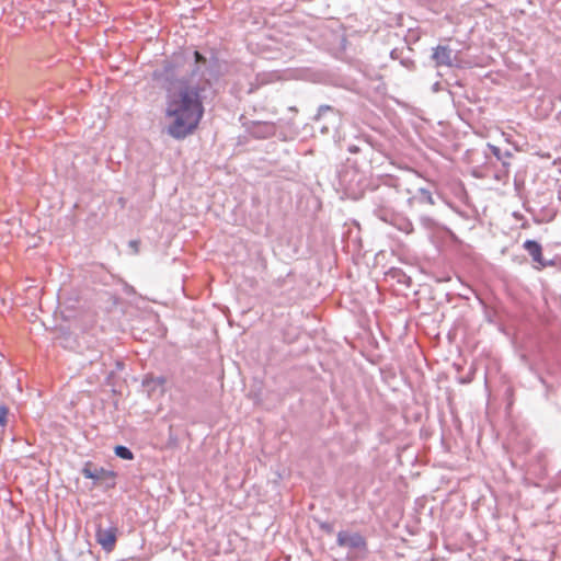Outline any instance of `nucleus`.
<instances>
[{
    "label": "nucleus",
    "instance_id": "ddd939ff",
    "mask_svg": "<svg viewBox=\"0 0 561 561\" xmlns=\"http://www.w3.org/2000/svg\"><path fill=\"white\" fill-rule=\"evenodd\" d=\"M8 414H9L8 408L0 405V432H3L4 427L7 426Z\"/></svg>",
    "mask_w": 561,
    "mask_h": 561
},
{
    "label": "nucleus",
    "instance_id": "f03ea898",
    "mask_svg": "<svg viewBox=\"0 0 561 561\" xmlns=\"http://www.w3.org/2000/svg\"><path fill=\"white\" fill-rule=\"evenodd\" d=\"M378 217L396 227L398 230L409 234L413 231L411 220L402 215L389 213L386 208L380 207L377 210Z\"/></svg>",
    "mask_w": 561,
    "mask_h": 561
},
{
    "label": "nucleus",
    "instance_id": "20e7f679",
    "mask_svg": "<svg viewBox=\"0 0 561 561\" xmlns=\"http://www.w3.org/2000/svg\"><path fill=\"white\" fill-rule=\"evenodd\" d=\"M340 547L362 548L365 546V540L359 534H352L348 531H340L336 537Z\"/></svg>",
    "mask_w": 561,
    "mask_h": 561
},
{
    "label": "nucleus",
    "instance_id": "4468645a",
    "mask_svg": "<svg viewBox=\"0 0 561 561\" xmlns=\"http://www.w3.org/2000/svg\"><path fill=\"white\" fill-rule=\"evenodd\" d=\"M490 151L492 152V154L494 157H496L497 160H501L503 161V158L506 157V158H510L511 157V153L510 152H505V154L503 156L502 152H501V149L496 146H493V145H488Z\"/></svg>",
    "mask_w": 561,
    "mask_h": 561
},
{
    "label": "nucleus",
    "instance_id": "9d476101",
    "mask_svg": "<svg viewBox=\"0 0 561 561\" xmlns=\"http://www.w3.org/2000/svg\"><path fill=\"white\" fill-rule=\"evenodd\" d=\"M115 455L125 460H131L134 458L131 450L125 446H116Z\"/></svg>",
    "mask_w": 561,
    "mask_h": 561
},
{
    "label": "nucleus",
    "instance_id": "39448f33",
    "mask_svg": "<svg viewBox=\"0 0 561 561\" xmlns=\"http://www.w3.org/2000/svg\"><path fill=\"white\" fill-rule=\"evenodd\" d=\"M524 249L531 256L533 261L540 265V267H546L547 263L542 256V248L541 245L534 240H527L524 242Z\"/></svg>",
    "mask_w": 561,
    "mask_h": 561
},
{
    "label": "nucleus",
    "instance_id": "0eeeda50",
    "mask_svg": "<svg viewBox=\"0 0 561 561\" xmlns=\"http://www.w3.org/2000/svg\"><path fill=\"white\" fill-rule=\"evenodd\" d=\"M252 134L256 138H268L275 134V125L272 123H256L252 127Z\"/></svg>",
    "mask_w": 561,
    "mask_h": 561
},
{
    "label": "nucleus",
    "instance_id": "1a4fd4ad",
    "mask_svg": "<svg viewBox=\"0 0 561 561\" xmlns=\"http://www.w3.org/2000/svg\"><path fill=\"white\" fill-rule=\"evenodd\" d=\"M165 379L163 377H154L153 375H146L142 379V385L149 390H153L157 387H163Z\"/></svg>",
    "mask_w": 561,
    "mask_h": 561
},
{
    "label": "nucleus",
    "instance_id": "dca6fc26",
    "mask_svg": "<svg viewBox=\"0 0 561 561\" xmlns=\"http://www.w3.org/2000/svg\"><path fill=\"white\" fill-rule=\"evenodd\" d=\"M130 245L137 250V242L136 241H131Z\"/></svg>",
    "mask_w": 561,
    "mask_h": 561
},
{
    "label": "nucleus",
    "instance_id": "f257e3e1",
    "mask_svg": "<svg viewBox=\"0 0 561 561\" xmlns=\"http://www.w3.org/2000/svg\"><path fill=\"white\" fill-rule=\"evenodd\" d=\"M204 115L201 91L196 87L181 84L167 94L164 116L167 133L174 139H184L198 127Z\"/></svg>",
    "mask_w": 561,
    "mask_h": 561
},
{
    "label": "nucleus",
    "instance_id": "7ed1b4c3",
    "mask_svg": "<svg viewBox=\"0 0 561 561\" xmlns=\"http://www.w3.org/2000/svg\"><path fill=\"white\" fill-rule=\"evenodd\" d=\"M117 531V527L115 526H110L108 528L98 527L95 538L104 551L111 552L115 548Z\"/></svg>",
    "mask_w": 561,
    "mask_h": 561
},
{
    "label": "nucleus",
    "instance_id": "f8f14e48",
    "mask_svg": "<svg viewBox=\"0 0 561 561\" xmlns=\"http://www.w3.org/2000/svg\"><path fill=\"white\" fill-rule=\"evenodd\" d=\"M416 198L422 203L434 204L432 193L426 188H420Z\"/></svg>",
    "mask_w": 561,
    "mask_h": 561
},
{
    "label": "nucleus",
    "instance_id": "6e6552de",
    "mask_svg": "<svg viewBox=\"0 0 561 561\" xmlns=\"http://www.w3.org/2000/svg\"><path fill=\"white\" fill-rule=\"evenodd\" d=\"M82 474L87 479H92V480H95V481L102 479L104 476H110V477H114L115 476L114 472L106 471L104 468H92V466L90 463H87L83 467Z\"/></svg>",
    "mask_w": 561,
    "mask_h": 561
},
{
    "label": "nucleus",
    "instance_id": "2eb2a0df",
    "mask_svg": "<svg viewBox=\"0 0 561 561\" xmlns=\"http://www.w3.org/2000/svg\"><path fill=\"white\" fill-rule=\"evenodd\" d=\"M194 57H195L196 62H202V61L204 62L205 61V58L197 50L194 51Z\"/></svg>",
    "mask_w": 561,
    "mask_h": 561
},
{
    "label": "nucleus",
    "instance_id": "9b49d317",
    "mask_svg": "<svg viewBox=\"0 0 561 561\" xmlns=\"http://www.w3.org/2000/svg\"><path fill=\"white\" fill-rule=\"evenodd\" d=\"M382 184L387 187H393L396 190H400L401 187V183L399 181L398 178H394L392 175H386L383 179H382Z\"/></svg>",
    "mask_w": 561,
    "mask_h": 561
},
{
    "label": "nucleus",
    "instance_id": "423d86ee",
    "mask_svg": "<svg viewBox=\"0 0 561 561\" xmlns=\"http://www.w3.org/2000/svg\"><path fill=\"white\" fill-rule=\"evenodd\" d=\"M433 59L437 66L451 65V50L446 46H437L433 53Z\"/></svg>",
    "mask_w": 561,
    "mask_h": 561
}]
</instances>
